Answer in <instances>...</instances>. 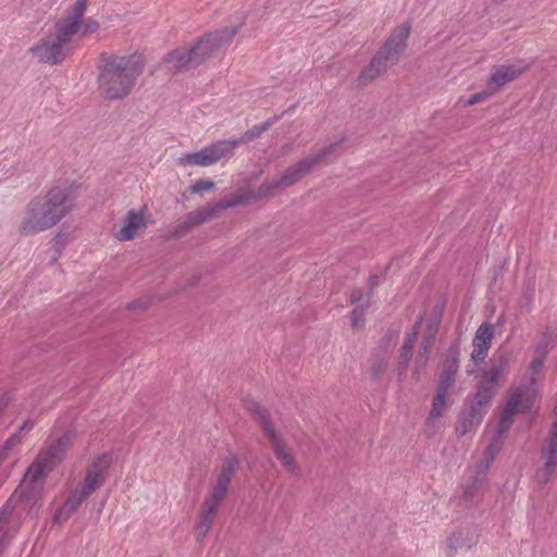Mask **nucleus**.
Here are the masks:
<instances>
[{
	"label": "nucleus",
	"instance_id": "nucleus-30",
	"mask_svg": "<svg viewBox=\"0 0 557 557\" xmlns=\"http://www.w3.org/2000/svg\"><path fill=\"white\" fill-rule=\"evenodd\" d=\"M434 342V335L430 333L429 335H425L423 337V341L419 347L418 356H417V362L420 363L422 367L425 366L428 359L431 346Z\"/></svg>",
	"mask_w": 557,
	"mask_h": 557
},
{
	"label": "nucleus",
	"instance_id": "nucleus-16",
	"mask_svg": "<svg viewBox=\"0 0 557 557\" xmlns=\"http://www.w3.org/2000/svg\"><path fill=\"white\" fill-rule=\"evenodd\" d=\"M494 335V327L491 323H482L473 337V350L471 357L475 363L482 362L491 348L492 338Z\"/></svg>",
	"mask_w": 557,
	"mask_h": 557
},
{
	"label": "nucleus",
	"instance_id": "nucleus-32",
	"mask_svg": "<svg viewBox=\"0 0 557 557\" xmlns=\"http://www.w3.org/2000/svg\"><path fill=\"white\" fill-rule=\"evenodd\" d=\"M456 373L446 372L445 370H442L436 391L449 394V389L454 386L456 382Z\"/></svg>",
	"mask_w": 557,
	"mask_h": 557
},
{
	"label": "nucleus",
	"instance_id": "nucleus-38",
	"mask_svg": "<svg viewBox=\"0 0 557 557\" xmlns=\"http://www.w3.org/2000/svg\"><path fill=\"white\" fill-rule=\"evenodd\" d=\"M387 363L383 359H375L371 364V375L374 380L381 377V375L386 371Z\"/></svg>",
	"mask_w": 557,
	"mask_h": 557
},
{
	"label": "nucleus",
	"instance_id": "nucleus-9",
	"mask_svg": "<svg viewBox=\"0 0 557 557\" xmlns=\"http://www.w3.org/2000/svg\"><path fill=\"white\" fill-rule=\"evenodd\" d=\"M245 408L256 420L262 435L269 441L274 453H285L284 436L276 429L270 411L253 399H246Z\"/></svg>",
	"mask_w": 557,
	"mask_h": 557
},
{
	"label": "nucleus",
	"instance_id": "nucleus-10",
	"mask_svg": "<svg viewBox=\"0 0 557 557\" xmlns=\"http://www.w3.org/2000/svg\"><path fill=\"white\" fill-rule=\"evenodd\" d=\"M334 148L335 145L325 146L318 152H314L304 158L295 165L289 166L278 178H276L281 189L294 185L308 173H310L315 165L321 163L327 156L333 152Z\"/></svg>",
	"mask_w": 557,
	"mask_h": 557
},
{
	"label": "nucleus",
	"instance_id": "nucleus-31",
	"mask_svg": "<svg viewBox=\"0 0 557 557\" xmlns=\"http://www.w3.org/2000/svg\"><path fill=\"white\" fill-rule=\"evenodd\" d=\"M370 307V296L360 306L351 311V325L356 329L361 327L364 323V312Z\"/></svg>",
	"mask_w": 557,
	"mask_h": 557
},
{
	"label": "nucleus",
	"instance_id": "nucleus-18",
	"mask_svg": "<svg viewBox=\"0 0 557 557\" xmlns=\"http://www.w3.org/2000/svg\"><path fill=\"white\" fill-rule=\"evenodd\" d=\"M108 468L109 463L107 459L104 457H98L89 467L86 478L79 487L90 495L104 482Z\"/></svg>",
	"mask_w": 557,
	"mask_h": 557
},
{
	"label": "nucleus",
	"instance_id": "nucleus-20",
	"mask_svg": "<svg viewBox=\"0 0 557 557\" xmlns=\"http://www.w3.org/2000/svg\"><path fill=\"white\" fill-rule=\"evenodd\" d=\"M280 189L281 187L277 180H273L261 184L257 189L240 188L236 193L226 196L225 198L242 196L244 201L238 205L240 206L247 203L249 200H260L262 198L273 196Z\"/></svg>",
	"mask_w": 557,
	"mask_h": 557
},
{
	"label": "nucleus",
	"instance_id": "nucleus-15",
	"mask_svg": "<svg viewBox=\"0 0 557 557\" xmlns=\"http://www.w3.org/2000/svg\"><path fill=\"white\" fill-rule=\"evenodd\" d=\"M147 206H144L139 211L134 209L126 213L123 226L115 231L114 235L119 240H132L135 238L137 232L146 227L145 214Z\"/></svg>",
	"mask_w": 557,
	"mask_h": 557
},
{
	"label": "nucleus",
	"instance_id": "nucleus-5",
	"mask_svg": "<svg viewBox=\"0 0 557 557\" xmlns=\"http://www.w3.org/2000/svg\"><path fill=\"white\" fill-rule=\"evenodd\" d=\"M77 41L78 37L54 23L52 29L40 38L29 52L40 63L57 65L74 51Z\"/></svg>",
	"mask_w": 557,
	"mask_h": 557
},
{
	"label": "nucleus",
	"instance_id": "nucleus-22",
	"mask_svg": "<svg viewBox=\"0 0 557 557\" xmlns=\"http://www.w3.org/2000/svg\"><path fill=\"white\" fill-rule=\"evenodd\" d=\"M218 511L201 505L199 511V521L195 528V536L197 541H202L211 530L212 523Z\"/></svg>",
	"mask_w": 557,
	"mask_h": 557
},
{
	"label": "nucleus",
	"instance_id": "nucleus-24",
	"mask_svg": "<svg viewBox=\"0 0 557 557\" xmlns=\"http://www.w3.org/2000/svg\"><path fill=\"white\" fill-rule=\"evenodd\" d=\"M75 438L76 433L74 431H66L60 437L50 440L47 453H65L72 448Z\"/></svg>",
	"mask_w": 557,
	"mask_h": 557
},
{
	"label": "nucleus",
	"instance_id": "nucleus-2",
	"mask_svg": "<svg viewBox=\"0 0 557 557\" xmlns=\"http://www.w3.org/2000/svg\"><path fill=\"white\" fill-rule=\"evenodd\" d=\"M143 71L144 63L137 57L111 55L100 67L99 87L108 99L124 98Z\"/></svg>",
	"mask_w": 557,
	"mask_h": 557
},
{
	"label": "nucleus",
	"instance_id": "nucleus-21",
	"mask_svg": "<svg viewBox=\"0 0 557 557\" xmlns=\"http://www.w3.org/2000/svg\"><path fill=\"white\" fill-rule=\"evenodd\" d=\"M280 189L281 187L277 180H273L261 184L257 189L240 188L236 193L226 196L225 198L242 196L244 201L238 205L240 206L247 203L249 200H260L262 198L273 196Z\"/></svg>",
	"mask_w": 557,
	"mask_h": 557
},
{
	"label": "nucleus",
	"instance_id": "nucleus-29",
	"mask_svg": "<svg viewBox=\"0 0 557 557\" xmlns=\"http://www.w3.org/2000/svg\"><path fill=\"white\" fill-rule=\"evenodd\" d=\"M553 336L554 330L547 327L536 345L535 355L547 356L552 346Z\"/></svg>",
	"mask_w": 557,
	"mask_h": 557
},
{
	"label": "nucleus",
	"instance_id": "nucleus-28",
	"mask_svg": "<svg viewBox=\"0 0 557 557\" xmlns=\"http://www.w3.org/2000/svg\"><path fill=\"white\" fill-rule=\"evenodd\" d=\"M448 395L449 394H447V393H442V392L436 391V394L433 397L431 410L429 413L431 416V419L441 418L444 414V412L447 408Z\"/></svg>",
	"mask_w": 557,
	"mask_h": 557
},
{
	"label": "nucleus",
	"instance_id": "nucleus-6",
	"mask_svg": "<svg viewBox=\"0 0 557 557\" xmlns=\"http://www.w3.org/2000/svg\"><path fill=\"white\" fill-rule=\"evenodd\" d=\"M60 463L58 455H38L29 466L20 485L21 494L26 498L41 495L45 478Z\"/></svg>",
	"mask_w": 557,
	"mask_h": 557
},
{
	"label": "nucleus",
	"instance_id": "nucleus-7",
	"mask_svg": "<svg viewBox=\"0 0 557 557\" xmlns=\"http://www.w3.org/2000/svg\"><path fill=\"white\" fill-rule=\"evenodd\" d=\"M491 405V394L485 387L476 389L473 398L460 411L456 422V433L463 436L476 429Z\"/></svg>",
	"mask_w": 557,
	"mask_h": 557
},
{
	"label": "nucleus",
	"instance_id": "nucleus-11",
	"mask_svg": "<svg viewBox=\"0 0 557 557\" xmlns=\"http://www.w3.org/2000/svg\"><path fill=\"white\" fill-rule=\"evenodd\" d=\"M236 148V143H228L227 140H219L212 145L203 147L197 152H189L184 154L181 163L184 165L210 166L222 158L232 154Z\"/></svg>",
	"mask_w": 557,
	"mask_h": 557
},
{
	"label": "nucleus",
	"instance_id": "nucleus-46",
	"mask_svg": "<svg viewBox=\"0 0 557 557\" xmlns=\"http://www.w3.org/2000/svg\"><path fill=\"white\" fill-rule=\"evenodd\" d=\"M485 453H493L492 445H488Z\"/></svg>",
	"mask_w": 557,
	"mask_h": 557
},
{
	"label": "nucleus",
	"instance_id": "nucleus-19",
	"mask_svg": "<svg viewBox=\"0 0 557 557\" xmlns=\"http://www.w3.org/2000/svg\"><path fill=\"white\" fill-rule=\"evenodd\" d=\"M89 495L77 486L66 498L63 505L57 510L53 522L58 524L64 523L81 506L84 499Z\"/></svg>",
	"mask_w": 557,
	"mask_h": 557
},
{
	"label": "nucleus",
	"instance_id": "nucleus-48",
	"mask_svg": "<svg viewBox=\"0 0 557 557\" xmlns=\"http://www.w3.org/2000/svg\"><path fill=\"white\" fill-rule=\"evenodd\" d=\"M2 406H3L2 400H0V411L2 410Z\"/></svg>",
	"mask_w": 557,
	"mask_h": 557
},
{
	"label": "nucleus",
	"instance_id": "nucleus-27",
	"mask_svg": "<svg viewBox=\"0 0 557 557\" xmlns=\"http://www.w3.org/2000/svg\"><path fill=\"white\" fill-rule=\"evenodd\" d=\"M503 369L500 367H493L490 369V371L483 376L482 381L480 382L478 389L481 387H485L488 389L491 394V399L494 397L495 394V385L497 384L499 376L502 375Z\"/></svg>",
	"mask_w": 557,
	"mask_h": 557
},
{
	"label": "nucleus",
	"instance_id": "nucleus-33",
	"mask_svg": "<svg viewBox=\"0 0 557 557\" xmlns=\"http://www.w3.org/2000/svg\"><path fill=\"white\" fill-rule=\"evenodd\" d=\"M414 342H416V332L408 334L406 336V338L404 339L400 356L404 359L405 366L407 364L408 360L411 358Z\"/></svg>",
	"mask_w": 557,
	"mask_h": 557
},
{
	"label": "nucleus",
	"instance_id": "nucleus-26",
	"mask_svg": "<svg viewBox=\"0 0 557 557\" xmlns=\"http://www.w3.org/2000/svg\"><path fill=\"white\" fill-rule=\"evenodd\" d=\"M34 421L29 419L24 421L18 430L5 441L3 446L4 451L13 449L18 443H21L22 437L28 433L34 428Z\"/></svg>",
	"mask_w": 557,
	"mask_h": 557
},
{
	"label": "nucleus",
	"instance_id": "nucleus-12",
	"mask_svg": "<svg viewBox=\"0 0 557 557\" xmlns=\"http://www.w3.org/2000/svg\"><path fill=\"white\" fill-rule=\"evenodd\" d=\"M235 471L236 465L234 462H226L222 466L214 481L209 486L208 494L202 503L203 506L216 511L219 510V507L227 496Z\"/></svg>",
	"mask_w": 557,
	"mask_h": 557
},
{
	"label": "nucleus",
	"instance_id": "nucleus-13",
	"mask_svg": "<svg viewBox=\"0 0 557 557\" xmlns=\"http://www.w3.org/2000/svg\"><path fill=\"white\" fill-rule=\"evenodd\" d=\"M528 67L529 64L523 61L494 66L486 85L495 95L500 87L519 77Z\"/></svg>",
	"mask_w": 557,
	"mask_h": 557
},
{
	"label": "nucleus",
	"instance_id": "nucleus-14",
	"mask_svg": "<svg viewBox=\"0 0 557 557\" xmlns=\"http://www.w3.org/2000/svg\"><path fill=\"white\" fill-rule=\"evenodd\" d=\"M522 396V391L517 389L507 400L498 423V437H503L504 434L510 429L513 423V417L519 411L527 412L530 410L531 405L529 403L524 404Z\"/></svg>",
	"mask_w": 557,
	"mask_h": 557
},
{
	"label": "nucleus",
	"instance_id": "nucleus-25",
	"mask_svg": "<svg viewBox=\"0 0 557 557\" xmlns=\"http://www.w3.org/2000/svg\"><path fill=\"white\" fill-rule=\"evenodd\" d=\"M459 355H460L459 343L455 342L449 346V348L447 349V351L445 354L442 370L457 374L458 369H459Z\"/></svg>",
	"mask_w": 557,
	"mask_h": 557
},
{
	"label": "nucleus",
	"instance_id": "nucleus-8",
	"mask_svg": "<svg viewBox=\"0 0 557 557\" xmlns=\"http://www.w3.org/2000/svg\"><path fill=\"white\" fill-rule=\"evenodd\" d=\"M244 199L242 196L233 198H224L212 205H208L203 208L189 212L185 219L177 223L172 232L174 237H182L188 234L196 226L210 221L218 212L227 208L237 207Z\"/></svg>",
	"mask_w": 557,
	"mask_h": 557
},
{
	"label": "nucleus",
	"instance_id": "nucleus-3",
	"mask_svg": "<svg viewBox=\"0 0 557 557\" xmlns=\"http://www.w3.org/2000/svg\"><path fill=\"white\" fill-rule=\"evenodd\" d=\"M235 27H224L198 40L190 49H176L170 52L164 64L172 73L194 69L212 55L219 49L231 44L236 35Z\"/></svg>",
	"mask_w": 557,
	"mask_h": 557
},
{
	"label": "nucleus",
	"instance_id": "nucleus-42",
	"mask_svg": "<svg viewBox=\"0 0 557 557\" xmlns=\"http://www.w3.org/2000/svg\"><path fill=\"white\" fill-rule=\"evenodd\" d=\"M350 302L351 304H358L362 300L363 298V294H362V290L361 289H358V288H354L351 292H350Z\"/></svg>",
	"mask_w": 557,
	"mask_h": 557
},
{
	"label": "nucleus",
	"instance_id": "nucleus-37",
	"mask_svg": "<svg viewBox=\"0 0 557 557\" xmlns=\"http://www.w3.org/2000/svg\"><path fill=\"white\" fill-rule=\"evenodd\" d=\"M214 188V183L208 180H198L191 186L190 190L194 194H202Z\"/></svg>",
	"mask_w": 557,
	"mask_h": 557
},
{
	"label": "nucleus",
	"instance_id": "nucleus-40",
	"mask_svg": "<svg viewBox=\"0 0 557 557\" xmlns=\"http://www.w3.org/2000/svg\"><path fill=\"white\" fill-rule=\"evenodd\" d=\"M99 28V24L95 21H89L87 23L83 22V28L81 29L79 34L87 35L95 33Z\"/></svg>",
	"mask_w": 557,
	"mask_h": 557
},
{
	"label": "nucleus",
	"instance_id": "nucleus-36",
	"mask_svg": "<svg viewBox=\"0 0 557 557\" xmlns=\"http://www.w3.org/2000/svg\"><path fill=\"white\" fill-rule=\"evenodd\" d=\"M494 94H493V90H491L488 88V86L486 85L485 89L483 91H480V92H476V94H473L467 101H466V104L467 106H474L481 101H484L486 99H488L490 97H492Z\"/></svg>",
	"mask_w": 557,
	"mask_h": 557
},
{
	"label": "nucleus",
	"instance_id": "nucleus-1",
	"mask_svg": "<svg viewBox=\"0 0 557 557\" xmlns=\"http://www.w3.org/2000/svg\"><path fill=\"white\" fill-rule=\"evenodd\" d=\"M74 207L69 187L54 186L46 195L33 198L26 206L18 231L29 236L55 226Z\"/></svg>",
	"mask_w": 557,
	"mask_h": 557
},
{
	"label": "nucleus",
	"instance_id": "nucleus-41",
	"mask_svg": "<svg viewBox=\"0 0 557 557\" xmlns=\"http://www.w3.org/2000/svg\"><path fill=\"white\" fill-rule=\"evenodd\" d=\"M545 359L546 356L535 355L530 364L533 372H539L543 368Z\"/></svg>",
	"mask_w": 557,
	"mask_h": 557
},
{
	"label": "nucleus",
	"instance_id": "nucleus-39",
	"mask_svg": "<svg viewBox=\"0 0 557 557\" xmlns=\"http://www.w3.org/2000/svg\"><path fill=\"white\" fill-rule=\"evenodd\" d=\"M438 429H440V418L431 419V416L429 414V417L425 420V424H424V431H425L426 435L429 437L433 436L437 432Z\"/></svg>",
	"mask_w": 557,
	"mask_h": 557
},
{
	"label": "nucleus",
	"instance_id": "nucleus-4",
	"mask_svg": "<svg viewBox=\"0 0 557 557\" xmlns=\"http://www.w3.org/2000/svg\"><path fill=\"white\" fill-rule=\"evenodd\" d=\"M410 29L409 23H403L393 29L384 45L371 59L369 65L360 72L357 78L358 87L369 85L399 61L400 54L407 47Z\"/></svg>",
	"mask_w": 557,
	"mask_h": 557
},
{
	"label": "nucleus",
	"instance_id": "nucleus-44",
	"mask_svg": "<svg viewBox=\"0 0 557 557\" xmlns=\"http://www.w3.org/2000/svg\"><path fill=\"white\" fill-rule=\"evenodd\" d=\"M556 463H557V455H549L545 462V466L548 470L549 468L554 467Z\"/></svg>",
	"mask_w": 557,
	"mask_h": 557
},
{
	"label": "nucleus",
	"instance_id": "nucleus-34",
	"mask_svg": "<svg viewBox=\"0 0 557 557\" xmlns=\"http://www.w3.org/2000/svg\"><path fill=\"white\" fill-rule=\"evenodd\" d=\"M542 453H557V418L552 425L549 437Z\"/></svg>",
	"mask_w": 557,
	"mask_h": 557
},
{
	"label": "nucleus",
	"instance_id": "nucleus-35",
	"mask_svg": "<svg viewBox=\"0 0 557 557\" xmlns=\"http://www.w3.org/2000/svg\"><path fill=\"white\" fill-rule=\"evenodd\" d=\"M295 455H276L277 457V460L280 461V463L288 471V472H292V473H298V468L296 467V463H295V458H294Z\"/></svg>",
	"mask_w": 557,
	"mask_h": 557
},
{
	"label": "nucleus",
	"instance_id": "nucleus-45",
	"mask_svg": "<svg viewBox=\"0 0 557 557\" xmlns=\"http://www.w3.org/2000/svg\"><path fill=\"white\" fill-rule=\"evenodd\" d=\"M421 321H422V318H420L413 325V331L412 332H416V335L418 334V331L421 326Z\"/></svg>",
	"mask_w": 557,
	"mask_h": 557
},
{
	"label": "nucleus",
	"instance_id": "nucleus-17",
	"mask_svg": "<svg viewBox=\"0 0 557 557\" xmlns=\"http://www.w3.org/2000/svg\"><path fill=\"white\" fill-rule=\"evenodd\" d=\"M87 3L88 0H76L67 14L59 18L55 23L78 37L83 28V16L87 10Z\"/></svg>",
	"mask_w": 557,
	"mask_h": 557
},
{
	"label": "nucleus",
	"instance_id": "nucleus-43",
	"mask_svg": "<svg viewBox=\"0 0 557 557\" xmlns=\"http://www.w3.org/2000/svg\"><path fill=\"white\" fill-rule=\"evenodd\" d=\"M381 282V275L380 274H371L369 277V285H370V296L373 293V289L380 284Z\"/></svg>",
	"mask_w": 557,
	"mask_h": 557
},
{
	"label": "nucleus",
	"instance_id": "nucleus-23",
	"mask_svg": "<svg viewBox=\"0 0 557 557\" xmlns=\"http://www.w3.org/2000/svg\"><path fill=\"white\" fill-rule=\"evenodd\" d=\"M277 120L276 116L273 119H269L265 122L253 125L251 128L245 132V134L238 139H227L228 143H236V147L239 144L249 143L260 137L264 132H267Z\"/></svg>",
	"mask_w": 557,
	"mask_h": 557
},
{
	"label": "nucleus",
	"instance_id": "nucleus-47",
	"mask_svg": "<svg viewBox=\"0 0 557 557\" xmlns=\"http://www.w3.org/2000/svg\"><path fill=\"white\" fill-rule=\"evenodd\" d=\"M129 308L134 309V308H136V305L133 302L129 305Z\"/></svg>",
	"mask_w": 557,
	"mask_h": 557
}]
</instances>
